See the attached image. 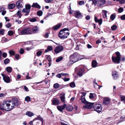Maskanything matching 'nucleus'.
Masks as SVG:
<instances>
[{"mask_svg": "<svg viewBox=\"0 0 125 125\" xmlns=\"http://www.w3.org/2000/svg\"><path fill=\"white\" fill-rule=\"evenodd\" d=\"M19 102L16 98H13L12 100L4 101L2 104H0V109L2 110L10 111L13 109L15 106H18Z\"/></svg>", "mask_w": 125, "mask_h": 125, "instance_id": "f257e3e1", "label": "nucleus"}, {"mask_svg": "<svg viewBox=\"0 0 125 125\" xmlns=\"http://www.w3.org/2000/svg\"><path fill=\"white\" fill-rule=\"evenodd\" d=\"M83 55H80L76 52H74L69 57L70 62L71 64L73 63L83 59Z\"/></svg>", "mask_w": 125, "mask_h": 125, "instance_id": "f03ea898", "label": "nucleus"}, {"mask_svg": "<svg viewBox=\"0 0 125 125\" xmlns=\"http://www.w3.org/2000/svg\"><path fill=\"white\" fill-rule=\"evenodd\" d=\"M116 55L115 57H112V59L113 62L114 63H120L121 60V56L120 53L118 52L115 53Z\"/></svg>", "mask_w": 125, "mask_h": 125, "instance_id": "7ed1b4c3", "label": "nucleus"}, {"mask_svg": "<svg viewBox=\"0 0 125 125\" xmlns=\"http://www.w3.org/2000/svg\"><path fill=\"white\" fill-rule=\"evenodd\" d=\"M32 33V29L30 27L26 28L22 30L20 33L21 35L29 34Z\"/></svg>", "mask_w": 125, "mask_h": 125, "instance_id": "20e7f679", "label": "nucleus"}, {"mask_svg": "<svg viewBox=\"0 0 125 125\" xmlns=\"http://www.w3.org/2000/svg\"><path fill=\"white\" fill-rule=\"evenodd\" d=\"M61 31L58 34V36L60 38L62 39L67 38L70 34L68 32L61 33Z\"/></svg>", "mask_w": 125, "mask_h": 125, "instance_id": "39448f33", "label": "nucleus"}, {"mask_svg": "<svg viewBox=\"0 0 125 125\" xmlns=\"http://www.w3.org/2000/svg\"><path fill=\"white\" fill-rule=\"evenodd\" d=\"M93 107L94 110L98 113L102 111V107L100 104H95L93 106Z\"/></svg>", "mask_w": 125, "mask_h": 125, "instance_id": "423d86ee", "label": "nucleus"}, {"mask_svg": "<svg viewBox=\"0 0 125 125\" xmlns=\"http://www.w3.org/2000/svg\"><path fill=\"white\" fill-rule=\"evenodd\" d=\"M85 105L83 106V108L85 109H91L93 107V103H89L87 102L85 104Z\"/></svg>", "mask_w": 125, "mask_h": 125, "instance_id": "0eeeda50", "label": "nucleus"}, {"mask_svg": "<svg viewBox=\"0 0 125 125\" xmlns=\"http://www.w3.org/2000/svg\"><path fill=\"white\" fill-rule=\"evenodd\" d=\"M63 49V47L62 46L60 45L56 47L54 51L56 53H58L62 51Z\"/></svg>", "mask_w": 125, "mask_h": 125, "instance_id": "6e6552de", "label": "nucleus"}, {"mask_svg": "<svg viewBox=\"0 0 125 125\" xmlns=\"http://www.w3.org/2000/svg\"><path fill=\"white\" fill-rule=\"evenodd\" d=\"M1 75L3 77L4 80L5 82L8 83L11 82L10 78L9 77L6 76L3 74H1Z\"/></svg>", "mask_w": 125, "mask_h": 125, "instance_id": "1a4fd4ad", "label": "nucleus"}, {"mask_svg": "<svg viewBox=\"0 0 125 125\" xmlns=\"http://www.w3.org/2000/svg\"><path fill=\"white\" fill-rule=\"evenodd\" d=\"M74 14L75 16L77 18H80L82 17V16L79 11H74Z\"/></svg>", "mask_w": 125, "mask_h": 125, "instance_id": "9d476101", "label": "nucleus"}, {"mask_svg": "<svg viewBox=\"0 0 125 125\" xmlns=\"http://www.w3.org/2000/svg\"><path fill=\"white\" fill-rule=\"evenodd\" d=\"M105 3V0H100L98 2L97 5L98 6L100 7H103L104 6Z\"/></svg>", "mask_w": 125, "mask_h": 125, "instance_id": "9b49d317", "label": "nucleus"}, {"mask_svg": "<svg viewBox=\"0 0 125 125\" xmlns=\"http://www.w3.org/2000/svg\"><path fill=\"white\" fill-rule=\"evenodd\" d=\"M110 99L109 98H105L104 99L103 103L104 104L108 105L109 103Z\"/></svg>", "mask_w": 125, "mask_h": 125, "instance_id": "f8f14e48", "label": "nucleus"}, {"mask_svg": "<svg viewBox=\"0 0 125 125\" xmlns=\"http://www.w3.org/2000/svg\"><path fill=\"white\" fill-rule=\"evenodd\" d=\"M66 106V104H64L62 105L58 106H57V108L58 110L62 112L63 110L64 109Z\"/></svg>", "mask_w": 125, "mask_h": 125, "instance_id": "ddd939ff", "label": "nucleus"}, {"mask_svg": "<svg viewBox=\"0 0 125 125\" xmlns=\"http://www.w3.org/2000/svg\"><path fill=\"white\" fill-rule=\"evenodd\" d=\"M65 94L64 93H62L60 95V96L62 102L64 103L65 102Z\"/></svg>", "mask_w": 125, "mask_h": 125, "instance_id": "4468645a", "label": "nucleus"}, {"mask_svg": "<svg viewBox=\"0 0 125 125\" xmlns=\"http://www.w3.org/2000/svg\"><path fill=\"white\" fill-rule=\"evenodd\" d=\"M22 3L21 1H19L17 2L16 3V5L17 7L19 8L23 7L22 6Z\"/></svg>", "mask_w": 125, "mask_h": 125, "instance_id": "2eb2a0df", "label": "nucleus"}, {"mask_svg": "<svg viewBox=\"0 0 125 125\" xmlns=\"http://www.w3.org/2000/svg\"><path fill=\"white\" fill-rule=\"evenodd\" d=\"M65 107L66 108V110L69 111H72L73 109V106L70 105H67L66 104Z\"/></svg>", "mask_w": 125, "mask_h": 125, "instance_id": "dca6fc26", "label": "nucleus"}, {"mask_svg": "<svg viewBox=\"0 0 125 125\" xmlns=\"http://www.w3.org/2000/svg\"><path fill=\"white\" fill-rule=\"evenodd\" d=\"M5 8L4 7L0 8V12H1V14L3 15H4L6 13V11L5 10Z\"/></svg>", "mask_w": 125, "mask_h": 125, "instance_id": "f3484780", "label": "nucleus"}, {"mask_svg": "<svg viewBox=\"0 0 125 125\" xmlns=\"http://www.w3.org/2000/svg\"><path fill=\"white\" fill-rule=\"evenodd\" d=\"M94 20L96 22L98 23L100 25H101L102 24V20L101 19L98 20L96 17H95Z\"/></svg>", "mask_w": 125, "mask_h": 125, "instance_id": "a211bd4d", "label": "nucleus"}, {"mask_svg": "<svg viewBox=\"0 0 125 125\" xmlns=\"http://www.w3.org/2000/svg\"><path fill=\"white\" fill-rule=\"evenodd\" d=\"M30 11V10H28L26 8L23 9L22 11V12L26 13L25 15L26 16L28 15L29 14Z\"/></svg>", "mask_w": 125, "mask_h": 125, "instance_id": "6ab92c4d", "label": "nucleus"}, {"mask_svg": "<svg viewBox=\"0 0 125 125\" xmlns=\"http://www.w3.org/2000/svg\"><path fill=\"white\" fill-rule=\"evenodd\" d=\"M112 75L115 79H117L118 77V73L115 71L113 73Z\"/></svg>", "mask_w": 125, "mask_h": 125, "instance_id": "aec40b11", "label": "nucleus"}, {"mask_svg": "<svg viewBox=\"0 0 125 125\" xmlns=\"http://www.w3.org/2000/svg\"><path fill=\"white\" fill-rule=\"evenodd\" d=\"M52 103L54 105H58L59 103V100L57 99H54L52 101Z\"/></svg>", "mask_w": 125, "mask_h": 125, "instance_id": "412c9836", "label": "nucleus"}, {"mask_svg": "<svg viewBox=\"0 0 125 125\" xmlns=\"http://www.w3.org/2000/svg\"><path fill=\"white\" fill-rule=\"evenodd\" d=\"M61 25V24L59 23V24L57 25L53 26V28L54 30H57L60 28Z\"/></svg>", "mask_w": 125, "mask_h": 125, "instance_id": "4be33fe9", "label": "nucleus"}, {"mask_svg": "<svg viewBox=\"0 0 125 125\" xmlns=\"http://www.w3.org/2000/svg\"><path fill=\"white\" fill-rule=\"evenodd\" d=\"M80 100H81L82 102L85 104L87 102V101L85 98L83 97V96H81L80 98Z\"/></svg>", "mask_w": 125, "mask_h": 125, "instance_id": "5701e85b", "label": "nucleus"}, {"mask_svg": "<svg viewBox=\"0 0 125 125\" xmlns=\"http://www.w3.org/2000/svg\"><path fill=\"white\" fill-rule=\"evenodd\" d=\"M38 27L37 26H35L33 27L32 30L33 31V32L36 33L38 31Z\"/></svg>", "mask_w": 125, "mask_h": 125, "instance_id": "b1692460", "label": "nucleus"}, {"mask_svg": "<svg viewBox=\"0 0 125 125\" xmlns=\"http://www.w3.org/2000/svg\"><path fill=\"white\" fill-rule=\"evenodd\" d=\"M53 48L52 46H48L47 47V49L45 50V52H47L49 51H52V50Z\"/></svg>", "mask_w": 125, "mask_h": 125, "instance_id": "393cba45", "label": "nucleus"}, {"mask_svg": "<svg viewBox=\"0 0 125 125\" xmlns=\"http://www.w3.org/2000/svg\"><path fill=\"white\" fill-rule=\"evenodd\" d=\"M32 7H34L36 8L40 9L41 7L37 3H33V5L32 6Z\"/></svg>", "mask_w": 125, "mask_h": 125, "instance_id": "a878e982", "label": "nucleus"}, {"mask_svg": "<svg viewBox=\"0 0 125 125\" xmlns=\"http://www.w3.org/2000/svg\"><path fill=\"white\" fill-rule=\"evenodd\" d=\"M26 114L28 116L30 117L33 116L34 115L33 113L30 111H27L26 113Z\"/></svg>", "mask_w": 125, "mask_h": 125, "instance_id": "bb28decb", "label": "nucleus"}, {"mask_svg": "<svg viewBox=\"0 0 125 125\" xmlns=\"http://www.w3.org/2000/svg\"><path fill=\"white\" fill-rule=\"evenodd\" d=\"M98 0H89V1L92 5L94 4L95 5Z\"/></svg>", "mask_w": 125, "mask_h": 125, "instance_id": "cd10ccee", "label": "nucleus"}, {"mask_svg": "<svg viewBox=\"0 0 125 125\" xmlns=\"http://www.w3.org/2000/svg\"><path fill=\"white\" fill-rule=\"evenodd\" d=\"M103 12V17L104 18H106L107 17V11L105 10H102Z\"/></svg>", "mask_w": 125, "mask_h": 125, "instance_id": "c85d7f7f", "label": "nucleus"}, {"mask_svg": "<svg viewBox=\"0 0 125 125\" xmlns=\"http://www.w3.org/2000/svg\"><path fill=\"white\" fill-rule=\"evenodd\" d=\"M25 100L27 102H30L31 101V98L29 96H27L25 97Z\"/></svg>", "mask_w": 125, "mask_h": 125, "instance_id": "c756f323", "label": "nucleus"}, {"mask_svg": "<svg viewBox=\"0 0 125 125\" xmlns=\"http://www.w3.org/2000/svg\"><path fill=\"white\" fill-rule=\"evenodd\" d=\"M63 57L61 56H60L57 58L56 60V62H59L62 60L63 59Z\"/></svg>", "mask_w": 125, "mask_h": 125, "instance_id": "7c9ffc66", "label": "nucleus"}, {"mask_svg": "<svg viewBox=\"0 0 125 125\" xmlns=\"http://www.w3.org/2000/svg\"><path fill=\"white\" fill-rule=\"evenodd\" d=\"M15 6V4H9L8 5V8L9 9H12L14 8Z\"/></svg>", "mask_w": 125, "mask_h": 125, "instance_id": "2f4dec72", "label": "nucleus"}, {"mask_svg": "<svg viewBox=\"0 0 125 125\" xmlns=\"http://www.w3.org/2000/svg\"><path fill=\"white\" fill-rule=\"evenodd\" d=\"M97 65V62L95 60H93L92 62V66L94 67H95Z\"/></svg>", "mask_w": 125, "mask_h": 125, "instance_id": "473e14b6", "label": "nucleus"}, {"mask_svg": "<svg viewBox=\"0 0 125 125\" xmlns=\"http://www.w3.org/2000/svg\"><path fill=\"white\" fill-rule=\"evenodd\" d=\"M6 70L8 72L10 73L12 71V68L10 67H8L6 68Z\"/></svg>", "mask_w": 125, "mask_h": 125, "instance_id": "72a5a7b5", "label": "nucleus"}, {"mask_svg": "<svg viewBox=\"0 0 125 125\" xmlns=\"http://www.w3.org/2000/svg\"><path fill=\"white\" fill-rule=\"evenodd\" d=\"M34 48L33 46H31L30 47H26L25 49L27 51H29L33 48Z\"/></svg>", "mask_w": 125, "mask_h": 125, "instance_id": "f704fd0d", "label": "nucleus"}, {"mask_svg": "<svg viewBox=\"0 0 125 125\" xmlns=\"http://www.w3.org/2000/svg\"><path fill=\"white\" fill-rule=\"evenodd\" d=\"M16 14L18 17L20 18H21L22 16V14L21 13V12L20 10H18V11L17 12V13Z\"/></svg>", "mask_w": 125, "mask_h": 125, "instance_id": "c9c22d12", "label": "nucleus"}, {"mask_svg": "<svg viewBox=\"0 0 125 125\" xmlns=\"http://www.w3.org/2000/svg\"><path fill=\"white\" fill-rule=\"evenodd\" d=\"M77 74L80 76H81L83 75V72L82 70H80L77 73Z\"/></svg>", "mask_w": 125, "mask_h": 125, "instance_id": "e433bc0d", "label": "nucleus"}, {"mask_svg": "<svg viewBox=\"0 0 125 125\" xmlns=\"http://www.w3.org/2000/svg\"><path fill=\"white\" fill-rule=\"evenodd\" d=\"M120 97L122 101H124V103L125 104V96L123 95H120Z\"/></svg>", "mask_w": 125, "mask_h": 125, "instance_id": "4c0bfd02", "label": "nucleus"}, {"mask_svg": "<svg viewBox=\"0 0 125 125\" xmlns=\"http://www.w3.org/2000/svg\"><path fill=\"white\" fill-rule=\"evenodd\" d=\"M35 119V120H40L42 122L43 121V119L41 117L40 115H39L37 117H36Z\"/></svg>", "mask_w": 125, "mask_h": 125, "instance_id": "58836bf2", "label": "nucleus"}, {"mask_svg": "<svg viewBox=\"0 0 125 125\" xmlns=\"http://www.w3.org/2000/svg\"><path fill=\"white\" fill-rule=\"evenodd\" d=\"M42 53V52L41 50L39 51L36 52V54L37 56H40Z\"/></svg>", "mask_w": 125, "mask_h": 125, "instance_id": "ea45409f", "label": "nucleus"}, {"mask_svg": "<svg viewBox=\"0 0 125 125\" xmlns=\"http://www.w3.org/2000/svg\"><path fill=\"white\" fill-rule=\"evenodd\" d=\"M70 86L72 88L74 87L75 86V83L73 82H72L70 84Z\"/></svg>", "mask_w": 125, "mask_h": 125, "instance_id": "a19ab883", "label": "nucleus"}, {"mask_svg": "<svg viewBox=\"0 0 125 125\" xmlns=\"http://www.w3.org/2000/svg\"><path fill=\"white\" fill-rule=\"evenodd\" d=\"M37 14L39 16H40L42 14V12L41 10H39L37 12Z\"/></svg>", "mask_w": 125, "mask_h": 125, "instance_id": "79ce46f5", "label": "nucleus"}, {"mask_svg": "<svg viewBox=\"0 0 125 125\" xmlns=\"http://www.w3.org/2000/svg\"><path fill=\"white\" fill-rule=\"evenodd\" d=\"M115 16L114 14H112L110 17L111 19L112 20H113L115 18Z\"/></svg>", "mask_w": 125, "mask_h": 125, "instance_id": "37998d69", "label": "nucleus"}, {"mask_svg": "<svg viewBox=\"0 0 125 125\" xmlns=\"http://www.w3.org/2000/svg\"><path fill=\"white\" fill-rule=\"evenodd\" d=\"M117 28V26L115 25H113L111 27L112 30L113 31L115 30Z\"/></svg>", "mask_w": 125, "mask_h": 125, "instance_id": "c03bdc74", "label": "nucleus"}, {"mask_svg": "<svg viewBox=\"0 0 125 125\" xmlns=\"http://www.w3.org/2000/svg\"><path fill=\"white\" fill-rule=\"evenodd\" d=\"M85 2L84 1H79L78 2V4L79 5H82L84 4Z\"/></svg>", "mask_w": 125, "mask_h": 125, "instance_id": "a18cd8bd", "label": "nucleus"}, {"mask_svg": "<svg viewBox=\"0 0 125 125\" xmlns=\"http://www.w3.org/2000/svg\"><path fill=\"white\" fill-rule=\"evenodd\" d=\"M9 53L10 55H13L15 54L14 52L12 50H10L9 51Z\"/></svg>", "mask_w": 125, "mask_h": 125, "instance_id": "49530a36", "label": "nucleus"}, {"mask_svg": "<svg viewBox=\"0 0 125 125\" xmlns=\"http://www.w3.org/2000/svg\"><path fill=\"white\" fill-rule=\"evenodd\" d=\"M46 57L47 59L48 60V61L49 62H51L52 61L51 56L50 55L48 56L46 55Z\"/></svg>", "mask_w": 125, "mask_h": 125, "instance_id": "de8ad7c7", "label": "nucleus"}, {"mask_svg": "<svg viewBox=\"0 0 125 125\" xmlns=\"http://www.w3.org/2000/svg\"><path fill=\"white\" fill-rule=\"evenodd\" d=\"M13 33V31H8V34L9 36H12Z\"/></svg>", "mask_w": 125, "mask_h": 125, "instance_id": "09e8293b", "label": "nucleus"}, {"mask_svg": "<svg viewBox=\"0 0 125 125\" xmlns=\"http://www.w3.org/2000/svg\"><path fill=\"white\" fill-rule=\"evenodd\" d=\"M9 62V60L8 58L5 59L4 61V63L5 64H8Z\"/></svg>", "mask_w": 125, "mask_h": 125, "instance_id": "8fccbe9b", "label": "nucleus"}, {"mask_svg": "<svg viewBox=\"0 0 125 125\" xmlns=\"http://www.w3.org/2000/svg\"><path fill=\"white\" fill-rule=\"evenodd\" d=\"M59 86V84L57 83L53 85V87L56 89L58 88Z\"/></svg>", "mask_w": 125, "mask_h": 125, "instance_id": "3c124183", "label": "nucleus"}, {"mask_svg": "<svg viewBox=\"0 0 125 125\" xmlns=\"http://www.w3.org/2000/svg\"><path fill=\"white\" fill-rule=\"evenodd\" d=\"M25 8L28 9L30 10L31 8V6L30 5H27L25 6Z\"/></svg>", "mask_w": 125, "mask_h": 125, "instance_id": "603ef678", "label": "nucleus"}, {"mask_svg": "<svg viewBox=\"0 0 125 125\" xmlns=\"http://www.w3.org/2000/svg\"><path fill=\"white\" fill-rule=\"evenodd\" d=\"M116 1H119L120 4H122L124 3L125 2V0H116Z\"/></svg>", "mask_w": 125, "mask_h": 125, "instance_id": "864d4df0", "label": "nucleus"}, {"mask_svg": "<svg viewBox=\"0 0 125 125\" xmlns=\"http://www.w3.org/2000/svg\"><path fill=\"white\" fill-rule=\"evenodd\" d=\"M118 12L120 13H121L123 11V8H119L118 10Z\"/></svg>", "mask_w": 125, "mask_h": 125, "instance_id": "5fc2aeb1", "label": "nucleus"}, {"mask_svg": "<svg viewBox=\"0 0 125 125\" xmlns=\"http://www.w3.org/2000/svg\"><path fill=\"white\" fill-rule=\"evenodd\" d=\"M37 20L35 18H32L30 19V21L31 22H34L36 21Z\"/></svg>", "mask_w": 125, "mask_h": 125, "instance_id": "6e6d98bb", "label": "nucleus"}, {"mask_svg": "<svg viewBox=\"0 0 125 125\" xmlns=\"http://www.w3.org/2000/svg\"><path fill=\"white\" fill-rule=\"evenodd\" d=\"M24 52V50L22 49L21 48L20 51V53L21 54H23Z\"/></svg>", "mask_w": 125, "mask_h": 125, "instance_id": "4d7b16f0", "label": "nucleus"}, {"mask_svg": "<svg viewBox=\"0 0 125 125\" xmlns=\"http://www.w3.org/2000/svg\"><path fill=\"white\" fill-rule=\"evenodd\" d=\"M2 41L4 42H7L8 41V40L5 37L3 38L2 39Z\"/></svg>", "mask_w": 125, "mask_h": 125, "instance_id": "13d9d810", "label": "nucleus"}, {"mask_svg": "<svg viewBox=\"0 0 125 125\" xmlns=\"http://www.w3.org/2000/svg\"><path fill=\"white\" fill-rule=\"evenodd\" d=\"M121 19L122 20H125V14L121 16Z\"/></svg>", "mask_w": 125, "mask_h": 125, "instance_id": "bf43d9fd", "label": "nucleus"}, {"mask_svg": "<svg viewBox=\"0 0 125 125\" xmlns=\"http://www.w3.org/2000/svg\"><path fill=\"white\" fill-rule=\"evenodd\" d=\"M4 30L3 29L0 30V34L1 35H3L4 34Z\"/></svg>", "mask_w": 125, "mask_h": 125, "instance_id": "052dcab7", "label": "nucleus"}, {"mask_svg": "<svg viewBox=\"0 0 125 125\" xmlns=\"http://www.w3.org/2000/svg\"><path fill=\"white\" fill-rule=\"evenodd\" d=\"M89 97L91 99H92L93 98L94 96L93 95V94L92 93H90V94Z\"/></svg>", "mask_w": 125, "mask_h": 125, "instance_id": "680f3d73", "label": "nucleus"}, {"mask_svg": "<svg viewBox=\"0 0 125 125\" xmlns=\"http://www.w3.org/2000/svg\"><path fill=\"white\" fill-rule=\"evenodd\" d=\"M63 79L65 82L68 81L70 80V79L69 78H66V77H65L64 78H63Z\"/></svg>", "mask_w": 125, "mask_h": 125, "instance_id": "e2e57ef3", "label": "nucleus"}, {"mask_svg": "<svg viewBox=\"0 0 125 125\" xmlns=\"http://www.w3.org/2000/svg\"><path fill=\"white\" fill-rule=\"evenodd\" d=\"M6 27L8 28H9L11 27V24L10 23H8L6 25Z\"/></svg>", "mask_w": 125, "mask_h": 125, "instance_id": "0e129e2a", "label": "nucleus"}, {"mask_svg": "<svg viewBox=\"0 0 125 125\" xmlns=\"http://www.w3.org/2000/svg\"><path fill=\"white\" fill-rule=\"evenodd\" d=\"M62 75V74H61V73H59V74H57L56 75V77L58 78H60L61 77Z\"/></svg>", "mask_w": 125, "mask_h": 125, "instance_id": "69168bd1", "label": "nucleus"}, {"mask_svg": "<svg viewBox=\"0 0 125 125\" xmlns=\"http://www.w3.org/2000/svg\"><path fill=\"white\" fill-rule=\"evenodd\" d=\"M15 22L18 24H20L21 22V20H16Z\"/></svg>", "mask_w": 125, "mask_h": 125, "instance_id": "338daca9", "label": "nucleus"}, {"mask_svg": "<svg viewBox=\"0 0 125 125\" xmlns=\"http://www.w3.org/2000/svg\"><path fill=\"white\" fill-rule=\"evenodd\" d=\"M24 89L27 92L29 91V89L27 87L25 86H24Z\"/></svg>", "mask_w": 125, "mask_h": 125, "instance_id": "774afa93", "label": "nucleus"}]
</instances>
